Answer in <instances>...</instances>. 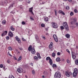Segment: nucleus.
<instances>
[{"instance_id": "obj_55", "label": "nucleus", "mask_w": 78, "mask_h": 78, "mask_svg": "<svg viewBox=\"0 0 78 78\" xmlns=\"http://www.w3.org/2000/svg\"><path fill=\"white\" fill-rule=\"evenodd\" d=\"M19 49L20 50H23V48H20Z\"/></svg>"}, {"instance_id": "obj_11", "label": "nucleus", "mask_w": 78, "mask_h": 78, "mask_svg": "<svg viewBox=\"0 0 78 78\" xmlns=\"http://www.w3.org/2000/svg\"><path fill=\"white\" fill-rule=\"evenodd\" d=\"M8 33V31H4L2 34V37H3L4 36H5V35H6V34Z\"/></svg>"}, {"instance_id": "obj_7", "label": "nucleus", "mask_w": 78, "mask_h": 78, "mask_svg": "<svg viewBox=\"0 0 78 78\" xmlns=\"http://www.w3.org/2000/svg\"><path fill=\"white\" fill-rule=\"evenodd\" d=\"M8 35L11 37H13V33L11 31H9L8 34Z\"/></svg>"}, {"instance_id": "obj_15", "label": "nucleus", "mask_w": 78, "mask_h": 78, "mask_svg": "<svg viewBox=\"0 0 78 78\" xmlns=\"http://www.w3.org/2000/svg\"><path fill=\"white\" fill-rule=\"evenodd\" d=\"M53 45V44L52 42H51L50 43V44L49 46V48L51 49Z\"/></svg>"}, {"instance_id": "obj_28", "label": "nucleus", "mask_w": 78, "mask_h": 78, "mask_svg": "<svg viewBox=\"0 0 78 78\" xmlns=\"http://www.w3.org/2000/svg\"><path fill=\"white\" fill-rule=\"evenodd\" d=\"M34 59L35 60H36V61H38V58L36 56H35L34 57Z\"/></svg>"}, {"instance_id": "obj_44", "label": "nucleus", "mask_w": 78, "mask_h": 78, "mask_svg": "<svg viewBox=\"0 0 78 78\" xmlns=\"http://www.w3.org/2000/svg\"><path fill=\"white\" fill-rule=\"evenodd\" d=\"M32 73L33 75H34V74H35V71H34V70H32Z\"/></svg>"}, {"instance_id": "obj_58", "label": "nucleus", "mask_w": 78, "mask_h": 78, "mask_svg": "<svg viewBox=\"0 0 78 78\" xmlns=\"http://www.w3.org/2000/svg\"><path fill=\"white\" fill-rule=\"evenodd\" d=\"M69 2H72V0H68Z\"/></svg>"}, {"instance_id": "obj_63", "label": "nucleus", "mask_w": 78, "mask_h": 78, "mask_svg": "<svg viewBox=\"0 0 78 78\" xmlns=\"http://www.w3.org/2000/svg\"><path fill=\"white\" fill-rule=\"evenodd\" d=\"M12 21H14V18L12 19Z\"/></svg>"}, {"instance_id": "obj_30", "label": "nucleus", "mask_w": 78, "mask_h": 78, "mask_svg": "<svg viewBox=\"0 0 78 78\" xmlns=\"http://www.w3.org/2000/svg\"><path fill=\"white\" fill-rule=\"evenodd\" d=\"M9 50H10V51H12V48L11 47H9L8 48Z\"/></svg>"}, {"instance_id": "obj_53", "label": "nucleus", "mask_w": 78, "mask_h": 78, "mask_svg": "<svg viewBox=\"0 0 78 78\" xmlns=\"http://www.w3.org/2000/svg\"><path fill=\"white\" fill-rule=\"evenodd\" d=\"M30 19L32 20H34V19L32 17H30Z\"/></svg>"}, {"instance_id": "obj_27", "label": "nucleus", "mask_w": 78, "mask_h": 78, "mask_svg": "<svg viewBox=\"0 0 78 78\" xmlns=\"http://www.w3.org/2000/svg\"><path fill=\"white\" fill-rule=\"evenodd\" d=\"M21 59H22V56H20V57H19L17 60L18 62L20 61Z\"/></svg>"}, {"instance_id": "obj_61", "label": "nucleus", "mask_w": 78, "mask_h": 78, "mask_svg": "<svg viewBox=\"0 0 78 78\" xmlns=\"http://www.w3.org/2000/svg\"><path fill=\"white\" fill-rule=\"evenodd\" d=\"M27 3H30V1H28L27 2Z\"/></svg>"}, {"instance_id": "obj_20", "label": "nucleus", "mask_w": 78, "mask_h": 78, "mask_svg": "<svg viewBox=\"0 0 78 78\" xmlns=\"http://www.w3.org/2000/svg\"><path fill=\"white\" fill-rule=\"evenodd\" d=\"M37 55L38 56V58H39V59H41V56H40V54L39 53V52H37Z\"/></svg>"}, {"instance_id": "obj_47", "label": "nucleus", "mask_w": 78, "mask_h": 78, "mask_svg": "<svg viewBox=\"0 0 78 78\" xmlns=\"http://www.w3.org/2000/svg\"><path fill=\"white\" fill-rule=\"evenodd\" d=\"M6 39H7V40H9V36H7L6 37Z\"/></svg>"}, {"instance_id": "obj_2", "label": "nucleus", "mask_w": 78, "mask_h": 78, "mask_svg": "<svg viewBox=\"0 0 78 78\" xmlns=\"http://www.w3.org/2000/svg\"><path fill=\"white\" fill-rule=\"evenodd\" d=\"M55 78H60L61 77V74L59 72H56L54 75Z\"/></svg>"}, {"instance_id": "obj_59", "label": "nucleus", "mask_w": 78, "mask_h": 78, "mask_svg": "<svg viewBox=\"0 0 78 78\" xmlns=\"http://www.w3.org/2000/svg\"><path fill=\"white\" fill-rule=\"evenodd\" d=\"M30 65L31 66H33V64L32 63H30Z\"/></svg>"}, {"instance_id": "obj_1", "label": "nucleus", "mask_w": 78, "mask_h": 78, "mask_svg": "<svg viewBox=\"0 0 78 78\" xmlns=\"http://www.w3.org/2000/svg\"><path fill=\"white\" fill-rule=\"evenodd\" d=\"M63 26L64 27V28H65L66 31H68L69 30V26H68V24L66 22H65L63 23Z\"/></svg>"}, {"instance_id": "obj_38", "label": "nucleus", "mask_w": 78, "mask_h": 78, "mask_svg": "<svg viewBox=\"0 0 78 78\" xmlns=\"http://www.w3.org/2000/svg\"><path fill=\"white\" fill-rule=\"evenodd\" d=\"M74 12H75V13H77L78 12V11L76 9H75L74 10Z\"/></svg>"}, {"instance_id": "obj_62", "label": "nucleus", "mask_w": 78, "mask_h": 78, "mask_svg": "<svg viewBox=\"0 0 78 78\" xmlns=\"http://www.w3.org/2000/svg\"><path fill=\"white\" fill-rule=\"evenodd\" d=\"M42 78H45V76L43 75L42 76Z\"/></svg>"}, {"instance_id": "obj_3", "label": "nucleus", "mask_w": 78, "mask_h": 78, "mask_svg": "<svg viewBox=\"0 0 78 78\" xmlns=\"http://www.w3.org/2000/svg\"><path fill=\"white\" fill-rule=\"evenodd\" d=\"M51 24H52V26L53 28H58V25L56 23L52 22L51 23Z\"/></svg>"}, {"instance_id": "obj_35", "label": "nucleus", "mask_w": 78, "mask_h": 78, "mask_svg": "<svg viewBox=\"0 0 78 78\" xmlns=\"http://www.w3.org/2000/svg\"><path fill=\"white\" fill-rule=\"evenodd\" d=\"M2 24L3 25H5V23H6V21L4 20L2 21Z\"/></svg>"}, {"instance_id": "obj_19", "label": "nucleus", "mask_w": 78, "mask_h": 78, "mask_svg": "<svg viewBox=\"0 0 78 78\" xmlns=\"http://www.w3.org/2000/svg\"><path fill=\"white\" fill-rule=\"evenodd\" d=\"M65 36L67 39H69V38H70V34H67Z\"/></svg>"}, {"instance_id": "obj_4", "label": "nucleus", "mask_w": 78, "mask_h": 78, "mask_svg": "<svg viewBox=\"0 0 78 78\" xmlns=\"http://www.w3.org/2000/svg\"><path fill=\"white\" fill-rule=\"evenodd\" d=\"M72 73L71 72H69V71H66V76L69 77L70 75H72Z\"/></svg>"}, {"instance_id": "obj_43", "label": "nucleus", "mask_w": 78, "mask_h": 78, "mask_svg": "<svg viewBox=\"0 0 78 78\" xmlns=\"http://www.w3.org/2000/svg\"><path fill=\"white\" fill-rule=\"evenodd\" d=\"M4 3L5 4H7L8 3V1L6 0L4 1Z\"/></svg>"}, {"instance_id": "obj_24", "label": "nucleus", "mask_w": 78, "mask_h": 78, "mask_svg": "<svg viewBox=\"0 0 78 78\" xmlns=\"http://www.w3.org/2000/svg\"><path fill=\"white\" fill-rule=\"evenodd\" d=\"M77 19L76 18H74L73 19V21H74V22H76L77 21Z\"/></svg>"}, {"instance_id": "obj_49", "label": "nucleus", "mask_w": 78, "mask_h": 78, "mask_svg": "<svg viewBox=\"0 0 78 78\" xmlns=\"http://www.w3.org/2000/svg\"><path fill=\"white\" fill-rule=\"evenodd\" d=\"M42 37L45 40V37L44 36H42Z\"/></svg>"}, {"instance_id": "obj_23", "label": "nucleus", "mask_w": 78, "mask_h": 78, "mask_svg": "<svg viewBox=\"0 0 78 78\" xmlns=\"http://www.w3.org/2000/svg\"><path fill=\"white\" fill-rule=\"evenodd\" d=\"M44 19L45 22H48V17H45L44 18Z\"/></svg>"}, {"instance_id": "obj_13", "label": "nucleus", "mask_w": 78, "mask_h": 78, "mask_svg": "<svg viewBox=\"0 0 78 78\" xmlns=\"http://www.w3.org/2000/svg\"><path fill=\"white\" fill-rule=\"evenodd\" d=\"M58 13H60V14H63V15H65V13H64L61 10H59L58 11Z\"/></svg>"}, {"instance_id": "obj_39", "label": "nucleus", "mask_w": 78, "mask_h": 78, "mask_svg": "<svg viewBox=\"0 0 78 78\" xmlns=\"http://www.w3.org/2000/svg\"><path fill=\"white\" fill-rule=\"evenodd\" d=\"M41 26L42 27H45V25L44 23L41 24Z\"/></svg>"}, {"instance_id": "obj_56", "label": "nucleus", "mask_w": 78, "mask_h": 78, "mask_svg": "<svg viewBox=\"0 0 78 78\" xmlns=\"http://www.w3.org/2000/svg\"><path fill=\"white\" fill-rule=\"evenodd\" d=\"M7 62L8 63H9V62H10V60L8 59L7 60Z\"/></svg>"}, {"instance_id": "obj_51", "label": "nucleus", "mask_w": 78, "mask_h": 78, "mask_svg": "<svg viewBox=\"0 0 78 78\" xmlns=\"http://www.w3.org/2000/svg\"><path fill=\"white\" fill-rule=\"evenodd\" d=\"M22 40L23 41H26V40L25 39L23 38H22Z\"/></svg>"}, {"instance_id": "obj_9", "label": "nucleus", "mask_w": 78, "mask_h": 78, "mask_svg": "<svg viewBox=\"0 0 78 78\" xmlns=\"http://www.w3.org/2000/svg\"><path fill=\"white\" fill-rule=\"evenodd\" d=\"M33 7H31L29 9V12H30L32 14L34 15V13H33Z\"/></svg>"}, {"instance_id": "obj_52", "label": "nucleus", "mask_w": 78, "mask_h": 78, "mask_svg": "<svg viewBox=\"0 0 78 78\" xmlns=\"http://www.w3.org/2000/svg\"><path fill=\"white\" fill-rule=\"evenodd\" d=\"M67 63H68V64H69V63H70V61H69V60L68 59L67 60Z\"/></svg>"}, {"instance_id": "obj_18", "label": "nucleus", "mask_w": 78, "mask_h": 78, "mask_svg": "<svg viewBox=\"0 0 78 78\" xmlns=\"http://www.w3.org/2000/svg\"><path fill=\"white\" fill-rule=\"evenodd\" d=\"M32 46L31 45H30V46L28 48V51H31V49H32Z\"/></svg>"}, {"instance_id": "obj_12", "label": "nucleus", "mask_w": 78, "mask_h": 78, "mask_svg": "<svg viewBox=\"0 0 78 78\" xmlns=\"http://www.w3.org/2000/svg\"><path fill=\"white\" fill-rule=\"evenodd\" d=\"M15 39L16 40V41H18L19 43H20V42H21V41H20V40L19 38L18 37H15Z\"/></svg>"}, {"instance_id": "obj_26", "label": "nucleus", "mask_w": 78, "mask_h": 78, "mask_svg": "<svg viewBox=\"0 0 78 78\" xmlns=\"http://www.w3.org/2000/svg\"><path fill=\"white\" fill-rule=\"evenodd\" d=\"M56 61L57 62H59L60 61V58L58 57L56 58Z\"/></svg>"}, {"instance_id": "obj_5", "label": "nucleus", "mask_w": 78, "mask_h": 78, "mask_svg": "<svg viewBox=\"0 0 78 78\" xmlns=\"http://www.w3.org/2000/svg\"><path fill=\"white\" fill-rule=\"evenodd\" d=\"M17 71L18 73H22L23 72V69L22 68L20 67L19 68L17 69Z\"/></svg>"}, {"instance_id": "obj_50", "label": "nucleus", "mask_w": 78, "mask_h": 78, "mask_svg": "<svg viewBox=\"0 0 78 78\" xmlns=\"http://www.w3.org/2000/svg\"><path fill=\"white\" fill-rule=\"evenodd\" d=\"M60 28L61 30H63L64 29V27L62 26H61Z\"/></svg>"}, {"instance_id": "obj_32", "label": "nucleus", "mask_w": 78, "mask_h": 78, "mask_svg": "<svg viewBox=\"0 0 78 78\" xmlns=\"http://www.w3.org/2000/svg\"><path fill=\"white\" fill-rule=\"evenodd\" d=\"M10 30H12V31H14L15 29L12 27H10Z\"/></svg>"}, {"instance_id": "obj_16", "label": "nucleus", "mask_w": 78, "mask_h": 78, "mask_svg": "<svg viewBox=\"0 0 78 78\" xmlns=\"http://www.w3.org/2000/svg\"><path fill=\"white\" fill-rule=\"evenodd\" d=\"M49 62L50 65L51 66H52V65L53 64V61H52L51 59H50V60L49 61Z\"/></svg>"}, {"instance_id": "obj_36", "label": "nucleus", "mask_w": 78, "mask_h": 78, "mask_svg": "<svg viewBox=\"0 0 78 78\" xmlns=\"http://www.w3.org/2000/svg\"><path fill=\"white\" fill-rule=\"evenodd\" d=\"M75 63L76 65H78V60H76L75 61Z\"/></svg>"}, {"instance_id": "obj_29", "label": "nucleus", "mask_w": 78, "mask_h": 78, "mask_svg": "<svg viewBox=\"0 0 78 78\" xmlns=\"http://www.w3.org/2000/svg\"><path fill=\"white\" fill-rule=\"evenodd\" d=\"M52 67H53V68H56V67H57V66H56V65L55 64H53L52 65Z\"/></svg>"}, {"instance_id": "obj_21", "label": "nucleus", "mask_w": 78, "mask_h": 78, "mask_svg": "<svg viewBox=\"0 0 78 78\" xmlns=\"http://www.w3.org/2000/svg\"><path fill=\"white\" fill-rule=\"evenodd\" d=\"M77 73H73V77H76L77 76Z\"/></svg>"}, {"instance_id": "obj_57", "label": "nucleus", "mask_w": 78, "mask_h": 78, "mask_svg": "<svg viewBox=\"0 0 78 78\" xmlns=\"http://www.w3.org/2000/svg\"><path fill=\"white\" fill-rule=\"evenodd\" d=\"M13 58L15 60H17V58L16 57H14Z\"/></svg>"}, {"instance_id": "obj_25", "label": "nucleus", "mask_w": 78, "mask_h": 78, "mask_svg": "<svg viewBox=\"0 0 78 78\" xmlns=\"http://www.w3.org/2000/svg\"><path fill=\"white\" fill-rule=\"evenodd\" d=\"M51 58L50 57H47L46 58V61H48V60H49V61L51 59Z\"/></svg>"}, {"instance_id": "obj_46", "label": "nucleus", "mask_w": 78, "mask_h": 78, "mask_svg": "<svg viewBox=\"0 0 78 78\" xmlns=\"http://www.w3.org/2000/svg\"><path fill=\"white\" fill-rule=\"evenodd\" d=\"M22 25H25V23L23 21L22 22Z\"/></svg>"}, {"instance_id": "obj_6", "label": "nucleus", "mask_w": 78, "mask_h": 78, "mask_svg": "<svg viewBox=\"0 0 78 78\" xmlns=\"http://www.w3.org/2000/svg\"><path fill=\"white\" fill-rule=\"evenodd\" d=\"M53 37L55 42H58V37H57L56 35L55 34H54L53 35Z\"/></svg>"}, {"instance_id": "obj_37", "label": "nucleus", "mask_w": 78, "mask_h": 78, "mask_svg": "<svg viewBox=\"0 0 78 78\" xmlns=\"http://www.w3.org/2000/svg\"><path fill=\"white\" fill-rule=\"evenodd\" d=\"M66 9H67V10H69V7L68 6H66Z\"/></svg>"}, {"instance_id": "obj_54", "label": "nucleus", "mask_w": 78, "mask_h": 78, "mask_svg": "<svg viewBox=\"0 0 78 78\" xmlns=\"http://www.w3.org/2000/svg\"><path fill=\"white\" fill-rule=\"evenodd\" d=\"M66 51L67 52H68V53H69V54H70V51H69V50L67 49H66Z\"/></svg>"}, {"instance_id": "obj_40", "label": "nucleus", "mask_w": 78, "mask_h": 78, "mask_svg": "<svg viewBox=\"0 0 78 78\" xmlns=\"http://www.w3.org/2000/svg\"><path fill=\"white\" fill-rule=\"evenodd\" d=\"M55 16H57V11H56V10L55 9Z\"/></svg>"}, {"instance_id": "obj_42", "label": "nucleus", "mask_w": 78, "mask_h": 78, "mask_svg": "<svg viewBox=\"0 0 78 78\" xmlns=\"http://www.w3.org/2000/svg\"><path fill=\"white\" fill-rule=\"evenodd\" d=\"M57 55L58 56H60V55H61V53H60L59 52H58L57 53Z\"/></svg>"}, {"instance_id": "obj_10", "label": "nucleus", "mask_w": 78, "mask_h": 78, "mask_svg": "<svg viewBox=\"0 0 78 78\" xmlns=\"http://www.w3.org/2000/svg\"><path fill=\"white\" fill-rule=\"evenodd\" d=\"M31 53L33 54V55H34L35 53H36V51H35V49L34 48H32L31 50Z\"/></svg>"}, {"instance_id": "obj_41", "label": "nucleus", "mask_w": 78, "mask_h": 78, "mask_svg": "<svg viewBox=\"0 0 78 78\" xmlns=\"http://www.w3.org/2000/svg\"><path fill=\"white\" fill-rule=\"evenodd\" d=\"M70 15L71 16H72L73 15V12H71L70 13Z\"/></svg>"}, {"instance_id": "obj_33", "label": "nucleus", "mask_w": 78, "mask_h": 78, "mask_svg": "<svg viewBox=\"0 0 78 78\" xmlns=\"http://www.w3.org/2000/svg\"><path fill=\"white\" fill-rule=\"evenodd\" d=\"M52 56L53 57H55V56H56V54H55V53H53L52 55Z\"/></svg>"}, {"instance_id": "obj_34", "label": "nucleus", "mask_w": 78, "mask_h": 78, "mask_svg": "<svg viewBox=\"0 0 78 78\" xmlns=\"http://www.w3.org/2000/svg\"><path fill=\"white\" fill-rule=\"evenodd\" d=\"M44 75H47V74H48V73L47 71H44Z\"/></svg>"}, {"instance_id": "obj_48", "label": "nucleus", "mask_w": 78, "mask_h": 78, "mask_svg": "<svg viewBox=\"0 0 78 78\" xmlns=\"http://www.w3.org/2000/svg\"><path fill=\"white\" fill-rule=\"evenodd\" d=\"M3 66L2 64H1L0 65V67L1 68H3Z\"/></svg>"}, {"instance_id": "obj_64", "label": "nucleus", "mask_w": 78, "mask_h": 78, "mask_svg": "<svg viewBox=\"0 0 78 78\" xmlns=\"http://www.w3.org/2000/svg\"><path fill=\"white\" fill-rule=\"evenodd\" d=\"M76 26H78V23H76Z\"/></svg>"}, {"instance_id": "obj_22", "label": "nucleus", "mask_w": 78, "mask_h": 78, "mask_svg": "<svg viewBox=\"0 0 78 78\" xmlns=\"http://www.w3.org/2000/svg\"><path fill=\"white\" fill-rule=\"evenodd\" d=\"M14 3H12V4L9 6V8H12L14 6Z\"/></svg>"}, {"instance_id": "obj_8", "label": "nucleus", "mask_w": 78, "mask_h": 78, "mask_svg": "<svg viewBox=\"0 0 78 78\" xmlns=\"http://www.w3.org/2000/svg\"><path fill=\"white\" fill-rule=\"evenodd\" d=\"M35 36L36 41L38 43H40V40H39V37L37 36V35H35Z\"/></svg>"}, {"instance_id": "obj_60", "label": "nucleus", "mask_w": 78, "mask_h": 78, "mask_svg": "<svg viewBox=\"0 0 78 78\" xmlns=\"http://www.w3.org/2000/svg\"><path fill=\"white\" fill-rule=\"evenodd\" d=\"M44 4H45V2H42V3H41V4L42 5H44Z\"/></svg>"}, {"instance_id": "obj_17", "label": "nucleus", "mask_w": 78, "mask_h": 78, "mask_svg": "<svg viewBox=\"0 0 78 78\" xmlns=\"http://www.w3.org/2000/svg\"><path fill=\"white\" fill-rule=\"evenodd\" d=\"M72 54L73 59H75V58H76V56H75L74 54H73V52H72Z\"/></svg>"}, {"instance_id": "obj_45", "label": "nucleus", "mask_w": 78, "mask_h": 78, "mask_svg": "<svg viewBox=\"0 0 78 78\" xmlns=\"http://www.w3.org/2000/svg\"><path fill=\"white\" fill-rule=\"evenodd\" d=\"M16 51H17V53H20V51H19V50L17 49L16 50Z\"/></svg>"}, {"instance_id": "obj_14", "label": "nucleus", "mask_w": 78, "mask_h": 78, "mask_svg": "<svg viewBox=\"0 0 78 78\" xmlns=\"http://www.w3.org/2000/svg\"><path fill=\"white\" fill-rule=\"evenodd\" d=\"M73 73H77L78 74V69H76V68L74 70V72H73Z\"/></svg>"}, {"instance_id": "obj_31", "label": "nucleus", "mask_w": 78, "mask_h": 78, "mask_svg": "<svg viewBox=\"0 0 78 78\" xmlns=\"http://www.w3.org/2000/svg\"><path fill=\"white\" fill-rule=\"evenodd\" d=\"M9 78H15V77L12 75H10L9 76Z\"/></svg>"}]
</instances>
